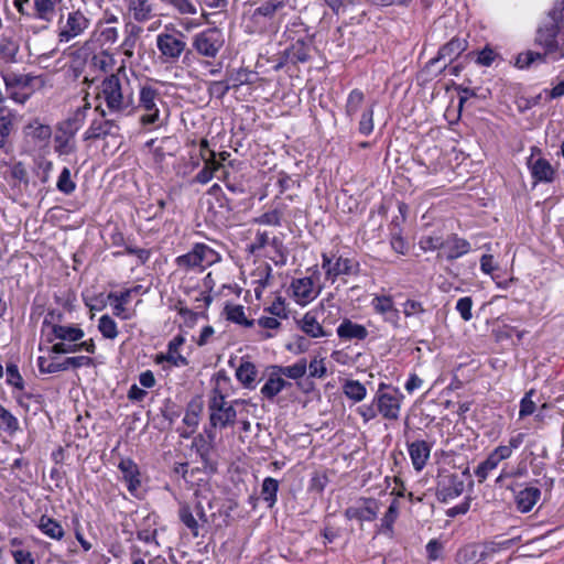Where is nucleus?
Returning a JSON list of instances; mask_svg holds the SVG:
<instances>
[{
  "instance_id": "9b49d317",
  "label": "nucleus",
  "mask_w": 564,
  "mask_h": 564,
  "mask_svg": "<svg viewBox=\"0 0 564 564\" xmlns=\"http://www.w3.org/2000/svg\"><path fill=\"white\" fill-rule=\"evenodd\" d=\"M386 388L384 383L379 386V390L373 399V403L378 406V412L387 420L395 421L399 419L401 400L403 395L394 389L392 392H382Z\"/></svg>"
},
{
  "instance_id": "72a5a7b5",
  "label": "nucleus",
  "mask_w": 564,
  "mask_h": 564,
  "mask_svg": "<svg viewBox=\"0 0 564 564\" xmlns=\"http://www.w3.org/2000/svg\"><path fill=\"white\" fill-rule=\"evenodd\" d=\"M226 318L235 324L250 328L254 325V319L247 318L242 305L227 304L224 308Z\"/></svg>"
},
{
  "instance_id": "39448f33",
  "label": "nucleus",
  "mask_w": 564,
  "mask_h": 564,
  "mask_svg": "<svg viewBox=\"0 0 564 564\" xmlns=\"http://www.w3.org/2000/svg\"><path fill=\"white\" fill-rule=\"evenodd\" d=\"M6 90L9 97L15 102L23 105L33 93V84L37 76L31 74H20L12 70L1 73Z\"/></svg>"
},
{
  "instance_id": "4c0bfd02",
  "label": "nucleus",
  "mask_w": 564,
  "mask_h": 564,
  "mask_svg": "<svg viewBox=\"0 0 564 564\" xmlns=\"http://www.w3.org/2000/svg\"><path fill=\"white\" fill-rule=\"evenodd\" d=\"M344 394L354 402H360L366 398L367 389L358 380H346L343 386Z\"/></svg>"
},
{
  "instance_id": "aec40b11",
  "label": "nucleus",
  "mask_w": 564,
  "mask_h": 564,
  "mask_svg": "<svg viewBox=\"0 0 564 564\" xmlns=\"http://www.w3.org/2000/svg\"><path fill=\"white\" fill-rule=\"evenodd\" d=\"M312 37L297 39L285 51V61L289 58L292 65L306 63L311 59Z\"/></svg>"
},
{
  "instance_id": "37998d69",
  "label": "nucleus",
  "mask_w": 564,
  "mask_h": 564,
  "mask_svg": "<svg viewBox=\"0 0 564 564\" xmlns=\"http://www.w3.org/2000/svg\"><path fill=\"white\" fill-rule=\"evenodd\" d=\"M25 134L40 142H46L52 135V129L47 124L34 121L25 127Z\"/></svg>"
},
{
  "instance_id": "a18cd8bd",
  "label": "nucleus",
  "mask_w": 564,
  "mask_h": 564,
  "mask_svg": "<svg viewBox=\"0 0 564 564\" xmlns=\"http://www.w3.org/2000/svg\"><path fill=\"white\" fill-rule=\"evenodd\" d=\"M34 17L51 22L55 11V0H34Z\"/></svg>"
},
{
  "instance_id": "1a4fd4ad",
  "label": "nucleus",
  "mask_w": 564,
  "mask_h": 564,
  "mask_svg": "<svg viewBox=\"0 0 564 564\" xmlns=\"http://www.w3.org/2000/svg\"><path fill=\"white\" fill-rule=\"evenodd\" d=\"M185 35L178 32V36L171 33H161L156 36V46L165 63H175L186 51Z\"/></svg>"
},
{
  "instance_id": "c9c22d12",
  "label": "nucleus",
  "mask_w": 564,
  "mask_h": 564,
  "mask_svg": "<svg viewBox=\"0 0 564 564\" xmlns=\"http://www.w3.org/2000/svg\"><path fill=\"white\" fill-rule=\"evenodd\" d=\"M293 295L297 300L308 301L313 295V281L311 278L295 279L291 283Z\"/></svg>"
},
{
  "instance_id": "5701e85b",
  "label": "nucleus",
  "mask_w": 564,
  "mask_h": 564,
  "mask_svg": "<svg viewBox=\"0 0 564 564\" xmlns=\"http://www.w3.org/2000/svg\"><path fill=\"white\" fill-rule=\"evenodd\" d=\"M360 265L357 261L349 258L338 257L334 262L332 270H328V280L333 283L339 275H357L359 273Z\"/></svg>"
},
{
  "instance_id": "cd10ccee",
  "label": "nucleus",
  "mask_w": 564,
  "mask_h": 564,
  "mask_svg": "<svg viewBox=\"0 0 564 564\" xmlns=\"http://www.w3.org/2000/svg\"><path fill=\"white\" fill-rule=\"evenodd\" d=\"M257 377H258V369H257L256 365L248 360H242L236 370L237 380L246 389H254L256 388Z\"/></svg>"
},
{
  "instance_id": "9d476101",
  "label": "nucleus",
  "mask_w": 564,
  "mask_h": 564,
  "mask_svg": "<svg viewBox=\"0 0 564 564\" xmlns=\"http://www.w3.org/2000/svg\"><path fill=\"white\" fill-rule=\"evenodd\" d=\"M216 432L213 429H205V434H198L193 440V447L199 456L203 468L209 473L217 470V464L213 459Z\"/></svg>"
},
{
  "instance_id": "bb28decb",
  "label": "nucleus",
  "mask_w": 564,
  "mask_h": 564,
  "mask_svg": "<svg viewBox=\"0 0 564 564\" xmlns=\"http://www.w3.org/2000/svg\"><path fill=\"white\" fill-rule=\"evenodd\" d=\"M271 370L268 380L261 388V394L269 400H273L285 387L291 386L289 381L275 373V369Z\"/></svg>"
},
{
  "instance_id": "3c124183",
  "label": "nucleus",
  "mask_w": 564,
  "mask_h": 564,
  "mask_svg": "<svg viewBox=\"0 0 564 564\" xmlns=\"http://www.w3.org/2000/svg\"><path fill=\"white\" fill-rule=\"evenodd\" d=\"M133 18L138 22L147 21L151 18V4L149 0H133L131 4Z\"/></svg>"
},
{
  "instance_id": "f704fd0d",
  "label": "nucleus",
  "mask_w": 564,
  "mask_h": 564,
  "mask_svg": "<svg viewBox=\"0 0 564 564\" xmlns=\"http://www.w3.org/2000/svg\"><path fill=\"white\" fill-rule=\"evenodd\" d=\"M487 556L486 552H479L476 544H468L457 552L456 561L458 564H476L479 561L485 560Z\"/></svg>"
},
{
  "instance_id": "c756f323",
  "label": "nucleus",
  "mask_w": 564,
  "mask_h": 564,
  "mask_svg": "<svg viewBox=\"0 0 564 564\" xmlns=\"http://www.w3.org/2000/svg\"><path fill=\"white\" fill-rule=\"evenodd\" d=\"M178 518L180 521L191 531L194 538L199 535V529L204 524L200 523L187 502L180 503Z\"/></svg>"
},
{
  "instance_id": "bf43d9fd",
  "label": "nucleus",
  "mask_w": 564,
  "mask_h": 564,
  "mask_svg": "<svg viewBox=\"0 0 564 564\" xmlns=\"http://www.w3.org/2000/svg\"><path fill=\"white\" fill-rule=\"evenodd\" d=\"M219 166L220 164L216 163L214 159L206 161L205 166L196 174L195 181L200 184L208 183Z\"/></svg>"
},
{
  "instance_id": "c03bdc74",
  "label": "nucleus",
  "mask_w": 564,
  "mask_h": 564,
  "mask_svg": "<svg viewBox=\"0 0 564 564\" xmlns=\"http://www.w3.org/2000/svg\"><path fill=\"white\" fill-rule=\"evenodd\" d=\"M0 430L9 435H13L20 430L18 419L2 404H0Z\"/></svg>"
},
{
  "instance_id": "20e7f679",
  "label": "nucleus",
  "mask_w": 564,
  "mask_h": 564,
  "mask_svg": "<svg viewBox=\"0 0 564 564\" xmlns=\"http://www.w3.org/2000/svg\"><path fill=\"white\" fill-rule=\"evenodd\" d=\"M220 254L205 243L197 242L192 250L175 259V264L183 270L198 269L204 271L206 268L220 261Z\"/></svg>"
},
{
  "instance_id": "79ce46f5",
  "label": "nucleus",
  "mask_w": 564,
  "mask_h": 564,
  "mask_svg": "<svg viewBox=\"0 0 564 564\" xmlns=\"http://www.w3.org/2000/svg\"><path fill=\"white\" fill-rule=\"evenodd\" d=\"M203 410V402L199 398L193 399L188 402L186 412L183 419L184 424L188 427H196L199 422V415Z\"/></svg>"
},
{
  "instance_id": "7ed1b4c3",
  "label": "nucleus",
  "mask_w": 564,
  "mask_h": 564,
  "mask_svg": "<svg viewBox=\"0 0 564 564\" xmlns=\"http://www.w3.org/2000/svg\"><path fill=\"white\" fill-rule=\"evenodd\" d=\"M159 101H161L160 91L155 87L148 84L140 86L139 98L135 101V112L143 111L139 118L140 126L143 128L162 126Z\"/></svg>"
},
{
  "instance_id": "a211bd4d",
  "label": "nucleus",
  "mask_w": 564,
  "mask_h": 564,
  "mask_svg": "<svg viewBox=\"0 0 564 564\" xmlns=\"http://www.w3.org/2000/svg\"><path fill=\"white\" fill-rule=\"evenodd\" d=\"M185 343V338L182 335H176L171 339L167 344L166 354H160L155 357L156 364H162L164 361L169 362L173 367H186L189 361L186 357L178 352L181 346Z\"/></svg>"
},
{
  "instance_id": "423d86ee",
  "label": "nucleus",
  "mask_w": 564,
  "mask_h": 564,
  "mask_svg": "<svg viewBox=\"0 0 564 564\" xmlns=\"http://www.w3.org/2000/svg\"><path fill=\"white\" fill-rule=\"evenodd\" d=\"M558 34L560 25L555 21H550L538 28L534 37V44L555 61L564 58V43L558 42Z\"/></svg>"
},
{
  "instance_id": "2f4dec72",
  "label": "nucleus",
  "mask_w": 564,
  "mask_h": 564,
  "mask_svg": "<svg viewBox=\"0 0 564 564\" xmlns=\"http://www.w3.org/2000/svg\"><path fill=\"white\" fill-rule=\"evenodd\" d=\"M400 503L397 499H393L388 510L381 518L380 532L384 535L392 538L394 534L393 524L399 517Z\"/></svg>"
},
{
  "instance_id": "dca6fc26",
  "label": "nucleus",
  "mask_w": 564,
  "mask_h": 564,
  "mask_svg": "<svg viewBox=\"0 0 564 564\" xmlns=\"http://www.w3.org/2000/svg\"><path fill=\"white\" fill-rule=\"evenodd\" d=\"M464 491V480L457 474L445 473L438 476L436 497L441 502H447Z\"/></svg>"
},
{
  "instance_id": "13d9d810",
  "label": "nucleus",
  "mask_w": 564,
  "mask_h": 564,
  "mask_svg": "<svg viewBox=\"0 0 564 564\" xmlns=\"http://www.w3.org/2000/svg\"><path fill=\"white\" fill-rule=\"evenodd\" d=\"M124 253L135 256L138 258L140 264L147 263L151 257V251L149 249L137 248L131 245H126L124 251L113 252V256L120 257V256H123Z\"/></svg>"
},
{
  "instance_id": "8fccbe9b",
  "label": "nucleus",
  "mask_w": 564,
  "mask_h": 564,
  "mask_svg": "<svg viewBox=\"0 0 564 564\" xmlns=\"http://www.w3.org/2000/svg\"><path fill=\"white\" fill-rule=\"evenodd\" d=\"M98 329L107 339H115L118 336L117 323L109 315H102L99 318Z\"/></svg>"
},
{
  "instance_id": "4468645a",
  "label": "nucleus",
  "mask_w": 564,
  "mask_h": 564,
  "mask_svg": "<svg viewBox=\"0 0 564 564\" xmlns=\"http://www.w3.org/2000/svg\"><path fill=\"white\" fill-rule=\"evenodd\" d=\"M93 364V358L88 356L67 357L62 361H56L55 358L48 360L43 356L37 358V367L41 373H55L68 370L69 368L76 369L83 366L89 367Z\"/></svg>"
},
{
  "instance_id": "c85d7f7f",
  "label": "nucleus",
  "mask_w": 564,
  "mask_h": 564,
  "mask_svg": "<svg viewBox=\"0 0 564 564\" xmlns=\"http://www.w3.org/2000/svg\"><path fill=\"white\" fill-rule=\"evenodd\" d=\"M37 528L43 534L56 541H61L65 535L62 524L46 514L40 517Z\"/></svg>"
},
{
  "instance_id": "0e129e2a",
  "label": "nucleus",
  "mask_w": 564,
  "mask_h": 564,
  "mask_svg": "<svg viewBox=\"0 0 564 564\" xmlns=\"http://www.w3.org/2000/svg\"><path fill=\"white\" fill-rule=\"evenodd\" d=\"M231 89L227 80H214L208 84V93L210 97L223 99Z\"/></svg>"
},
{
  "instance_id": "b1692460",
  "label": "nucleus",
  "mask_w": 564,
  "mask_h": 564,
  "mask_svg": "<svg viewBox=\"0 0 564 564\" xmlns=\"http://www.w3.org/2000/svg\"><path fill=\"white\" fill-rule=\"evenodd\" d=\"M540 497L541 490L536 487H525L521 489L516 495L517 509L522 513L531 511L532 508L540 500Z\"/></svg>"
},
{
  "instance_id": "052dcab7",
  "label": "nucleus",
  "mask_w": 564,
  "mask_h": 564,
  "mask_svg": "<svg viewBox=\"0 0 564 564\" xmlns=\"http://www.w3.org/2000/svg\"><path fill=\"white\" fill-rule=\"evenodd\" d=\"M250 72L247 68H239L227 74V82H231V88H238L242 85L249 84Z\"/></svg>"
},
{
  "instance_id": "ddd939ff",
  "label": "nucleus",
  "mask_w": 564,
  "mask_h": 564,
  "mask_svg": "<svg viewBox=\"0 0 564 564\" xmlns=\"http://www.w3.org/2000/svg\"><path fill=\"white\" fill-rule=\"evenodd\" d=\"M380 503L371 497H361L352 506L345 510V517L348 520H357L359 522H372L377 519Z\"/></svg>"
},
{
  "instance_id": "f257e3e1",
  "label": "nucleus",
  "mask_w": 564,
  "mask_h": 564,
  "mask_svg": "<svg viewBox=\"0 0 564 564\" xmlns=\"http://www.w3.org/2000/svg\"><path fill=\"white\" fill-rule=\"evenodd\" d=\"M121 74L126 76L124 66L119 67L117 73L106 76L98 86L96 95V99H101L105 102L106 111L117 118L135 113L133 90L129 87L128 79H126V85L122 83Z\"/></svg>"
},
{
  "instance_id": "f3484780",
  "label": "nucleus",
  "mask_w": 564,
  "mask_h": 564,
  "mask_svg": "<svg viewBox=\"0 0 564 564\" xmlns=\"http://www.w3.org/2000/svg\"><path fill=\"white\" fill-rule=\"evenodd\" d=\"M471 250L469 241L452 234L446 237L443 243L442 252H438V258H445L447 261H454Z\"/></svg>"
},
{
  "instance_id": "e2e57ef3",
  "label": "nucleus",
  "mask_w": 564,
  "mask_h": 564,
  "mask_svg": "<svg viewBox=\"0 0 564 564\" xmlns=\"http://www.w3.org/2000/svg\"><path fill=\"white\" fill-rule=\"evenodd\" d=\"M372 307L377 313L387 315L394 307V303L391 296L380 295L372 300Z\"/></svg>"
},
{
  "instance_id": "a19ab883",
  "label": "nucleus",
  "mask_w": 564,
  "mask_h": 564,
  "mask_svg": "<svg viewBox=\"0 0 564 564\" xmlns=\"http://www.w3.org/2000/svg\"><path fill=\"white\" fill-rule=\"evenodd\" d=\"M279 490V481L272 477H267L262 481L261 498L272 508L276 502V494Z\"/></svg>"
},
{
  "instance_id": "f8f14e48",
  "label": "nucleus",
  "mask_w": 564,
  "mask_h": 564,
  "mask_svg": "<svg viewBox=\"0 0 564 564\" xmlns=\"http://www.w3.org/2000/svg\"><path fill=\"white\" fill-rule=\"evenodd\" d=\"M467 47L468 42L465 37L454 36L440 47L437 55L430 59L426 66L432 67L438 63H443L438 70L443 73L447 65L454 62Z\"/></svg>"
},
{
  "instance_id": "ea45409f",
  "label": "nucleus",
  "mask_w": 564,
  "mask_h": 564,
  "mask_svg": "<svg viewBox=\"0 0 564 564\" xmlns=\"http://www.w3.org/2000/svg\"><path fill=\"white\" fill-rule=\"evenodd\" d=\"M546 57H547V55L544 52L540 53V52L528 50L525 52L518 54V56L516 58V66L521 69L529 68L531 65H533L536 62L545 63Z\"/></svg>"
},
{
  "instance_id": "4d7b16f0",
  "label": "nucleus",
  "mask_w": 564,
  "mask_h": 564,
  "mask_svg": "<svg viewBox=\"0 0 564 564\" xmlns=\"http://www.w3.org/2000/svg\"><path fill=\"white\" fill-rule=\"evenodd\" d=\"M7 383L19 390L24 389V380L20 375L19 368L15 364H8L6 368Z\"/></svg>"
},
{
  "instance_id": "6ab92c4d",
  "label": "nucleus",
  "mask_w": 564,
  "mask_h": 564,
  "mask_svg": "<svg viewBox=\"0 0 564 564\" xmlns=\"http://www.w3.org/2000/svg\"><path fill=\"white\" fill-rule=\"evenodd\" d=\"M528 167L534 184L552 183L554 181L555 170L546 159L539 158L533 160L530 158L528 161Z\"/></svg>"
},
{
  "instance_id": "680f3d73",
  "label": "nucleus",
  "mask_w": 564,
  "mask_h": 564,
  "mask_svg": "<svg viewBox=\"0 0 564 564\" xmlns=\"http://www.w3.org/2000/svg\"><path fill=\"white\" fill-rule=\"evenodd\" d=\"M13 130V118L11 115L0 117V149L7 144V140Z\"/></svg>"
},
{
  "instance_id": "a878e982",
  "label": "nucleus",
  "mask_w": 564,
  "mask_h": 564,
  "mask_svg": "<svg viewBox=\"0 0 564 564\" xmlns=\"http://www.w3.org/2000/svg\"><path fill=\"white\" fill-rule=\"evenodd\" d=\"M20 52L19 41L12 36L3 34L0 37V58L7 64L18 62V54Z\"/></svg>"
},
{
  "instance_id": "58836bf2",
  "label": "nucleus",
  "mask_w": 564,
  "mask_h": 564,
  "mask_svg": "<svg viewBox=\"0 0 564 564\" xmlns=\"http://www.w3.org/2000/svg\"><path fill=\"white\" fill-rule=\"evenodd\" d=\"M546 57H547V55L544 52L540 53V52L528 50L525 52L518 54V56L516 58V66L521 69L529 68L531 65H533L536 62L545 63Z\"/></svg>"
},
{
  "instance_id": "393cba45",
  "label": "nucleus",
  "mask_w": 564,
  "mask_h": 564,
  "mask_svg": "<svg viewBox=\"0 0 564 564\" xmlns=\"http://www.w3.org/2000/svg\"><path fill=\"white\" fill-rule=\"evenodd\" d=\"M337 335L340 339L345 340H362L368 336V330L364 325L354 323L350 319L345 318L337 327Z\"/></svg>"
},
{
  "instance_id": "09e8293b",
  "label": "nucleus",
  "mask_w": 564,
  "mask_h": 564,
  "mask_svg": "<svg viewBox=\"0 0 564 564\" xmlns=\"http://www.w3.org/2000/svg\"><path fill=\"white\" fill-rule=\"evenodd\" d=\"M364 99H365V95L359 89H352L349 93L348 98H347V104H346V115L350 119H352L354 116L358 112Z\"/></svg>"
},
{
  "instance_id": "de8ad7c7",
  "label": "nucleus",
  "mask_w": 564,
  "mask_h": 564,
  "mask_svg": "<svg viewBox=\"0 0 564 564\" xmlns=\"http://www.w3.org/2000/svg\"><path fill=\"white\" fill-rule=\"evenodd\" d=\"M161 2L172 7L178 14L195 15L197 8L192 0H160Z\"/></svg>"
},
{
  "instance_id": "6e6d98bb",
  "label": "nucleus",
  "mask_w": 564,
  "mask_h": 564,
  "mask_svg": "<svg viewBox=\"0 0 564 564\" xmlns=\"http://www.w3.org/2000/svg\"><path fill=\"white\" fill-rule=\"evenodd\" d=\"M499 462L489 454L488 457L481 462L475 469V475L479 482H482L488 477L489 473L498 466Z\"/></svg>"
},
{
  "instance_id": "4be33fe9",
  "label": "nucleus",
  "mask_w": 564,
  "mask_h": 564,
  "mask_svg": "<svg viewBox=\"0 0 564 564\" xmlns=\"http://www.w3.org/2000/svg\"><path fill=\"white\" fill-rule=\"evenodd\" d=\"M408 451L414 469L421 471L430 458L431 445L425 441H414L408 443Z\"/></svg>"
},
{
  "instance_id": "864d4df0",
  "label": "nucleus",
  "mask_w": 564,
  "mask_h": 564,
  "mask_svg": "<svg viewBox=\"0 0 564 564\" xmlns=\"http://www.w3.org/2000/svg\"><path fill=\"white\" fill-rule=\"evenodd\" d=\"M284 6L285 3L283 0H268L254 10V15L272 18L275 12L284 8Z\"/></svg>"
},
{
  "instance_id": "49530a36",
  "label": "nucleus",
  "mask_w": 564,
  "mask_h": 564,
  "mask_svg": "<svg viewBox=\"0 0 564 564\" xmlns=\"http://www.w3.org/2000/svg\"><path fill=\"white\" fill-rule=\"evenodd\" d=\"M55 142V152H57L59 155H67L75 151V142L74 138H68V135L63 134L61 132H56L54 137Z\"/></svg>"
},
{
  "instance_id": "f03ea898",
  "label": "nucleus",
  "mask_w": 564,
  "mask_h": 564,
  "mask_svg": "<svg viewBox=\"0 0 564 564\" xmlns=\"http://www.w3.org/2000/svg\"><path fill=\"white\" fill-rule=\"evenodd\" d=\"M209 427L225 430L235 424L237 412L234 405L226 401L225 394L214 388L208 400Z\"/></svg>"
},
{
  "instance_id": "774afa93",
  "label": "nucleus",
  "mask_w": 564,
  "mask_h": 564,
  "mask_svg": "<svg viewBox=\"0 0 564 564\" xmlns=\"http://www.w3.org/2000/svg\"><path fill=\"white\" fill-rule=\"evenodd\" d=\"M498 56V53H496L489 45H486L481 51L478 52L476 63L478 65L489 67Z\"/></svg>"
},
{
  "instance_id": "0eeeda50",
  "label": "nucleus",
  "mask_w": 564,
  "mask_h": 564,
  "mask_svg": "<svg viewBox=\"0 0 564 564\" xmlns=\"http://www.w3.org/2000/svg\"><path fill=\"white\" fill-rule=\"evenodd\" d=\"M225 44L224 33L220 29L208 28L193 36L192 46L197 54L215 58Z\"/></svg>"
},
{
  "instance_id": "6e6552de",
  "label": "nucleus",
  "mask_w": 564,
  "mask_h": 564,
  "mask_svg": "<svg viewBox=\"0 0 564 564\" xmlns=\"http://www.w3.org/2000/svg\"><path fill=\"white\" fill-rule=\"evenodd\" d=\"M95 112L99 115V119H94L90 126L84 133V140H98L105 139L108 135L118 134L120 127L117 119L107 118L108 111L104 108L102 104H98L95 107Z\"/></svg>"
},
{
  "instance_id": "e433bc0d",
  "label": "nucleus",
  "mask_w": 564,
  "mask_h": 564,
  "mask_svg": "<svg viewBox=\"0 0 564 564\" xmlns=\"http://www.w3.org/2000/svg\"><path fill=\"white\" fill-rule=\"evenodd\" d=\"M306 360L301 359L294 365L291 366H272L271 369H275V373L282 376H285L290 379H300L302 378L306 372Z\"/></svg>"
},
{
  "instance_id": "338daca9",
  "label": "nucleus",
  "mask_w": 564,
  "mask_h": 564,
  "mask_svg": "<svg viewBox=\"0 0 564 564\" xmlns=\"http://www.w3.org/2000/svg\"><path fill=\"white\" fill-rule=\"evenodd\" d=\"M455 308L465 322H468L473 318V299L470 296L460 297L457 301Z\"/></svg>"
},
{
  "instance_id": "412c9836",
  "label": "nucleus",
  "mask_w": 564,
  "mask_h": 564,
  "mask_svg": "<svg viewBox=\"0 0 564 564\" xmlns=\"http://www.w3.org/2000/svg\"><path fill=\"white\" fill-rule=\"evenodd\" d=\"M118 468L122 474V479L127 484L128 491L134 495L141 486L139 466L131 458H122L118 464Z\"/></svg>"
},
{
  "instance_id": "603ef678",
  "label": "nucleus",
  "mask_w": 564,
  "mask_h": 564,
  "mask_svg": "<svg viewBox=\"0 0 564 564\" xmlns=\"http://www.w3.org/2000/svg\"><path fill=\"white\" fill-rule=\"evenodd\" d=\"M57 189L65 194L70 195L76 189V183L70 177V170L68 167H64L58 176L56 183Z\"/></svg>"
},
{
  "instance_id": "7c9ffc66",
  "label": "nucleus",
  "mask_w": 564,
  "mask_h": 564,
  "mask_svg": "<svg viewBox=\"0 0 564 564\" xmlns=\"http://www.w3.org/2000/svg\"><path fill=\"white\" fill-rule=\"evenodd\" d=\"M299 324L301 329L312 338H318L328 335L324 330L323 326L318 323L316 315L313 312L305 313Z\"/></svg>"
},
{
  "instance_id": "69168bd1",
  "label": "nucleus",
  "mask_w": 564,
  "mask_h": 564,
  "mask_svg": "<svg viewBox=\"0 0 564 564\" xmlns=\"http://www.w3.org/2000/svg\"><path fill=\"white\" fill-rule=\"evenodd\" d=\"M444 240L440 236H424L420 240V247L424 251L440 250L442 252Z\"/></svg>"
},
{
  "instance_id": "5fc2aeb1",
  "label": "nucleus",
  "mask_w": 564,
  "mask_h": 564,
  "mask_svg": "<svg viewBox=\"0 0 564 564\" xmlns=\"http://www.w3.org/2000/svg\"><path fill=\"white\" fill-rule=\"evenodd\" d=\"M131 292H132V290L128 289L119 294L115 293V292H110L108 294V296H107L108 300L111 303H113L115 315L119 316L121 314V312L124 311L123 305L130 301Z\"/></svg>"
},
{
  "instance_id": "2eb2a0df",
  "label": "nucleus",
  "mask_w": 564,
  "mask_h": 564,
  "mask_svg": "<svg viewBox=\"0 0 564 564\" xmlns=\"http://www.w3.org/2000/svg\"><path fill=\"white\" fill-rule=\"evenodd\" d=\"M90 25L89 19L80 11L69 12L66 23L58 32V42L68 43L73 39L82 35Z\"/></svg>"
},
{
  "instance_id": "473e14b6",
  "label": "nucleus",
  "mask_w": 564,
  "mask_h": 564,
  "mask_svg": "<svg viewBox=\"0 0 564 564\" xmlns=\"http://www.w3.org/2000/svg\"><path fill=\"white\" fill-rule=\"evenodd\" d=\"M52 333L61 341H79L85 335L84 330L77 326L58 324L53 325Z\"/></svg>"
}]
</instances>
